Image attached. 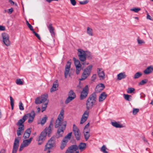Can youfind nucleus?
Wrapping results in <instances>:
<instances>
[{
	"label": "nucleus",
	"mask_w": 153,
	"mask_h": 153,
	"mask_svg": "<svg viewBox=\"0 0 153 153\" xmlns=\"http://www.w3.org/2000/svg\"><path fill=\"white\" fill-rule=\"evenodd\" d=\"M64 112V110L63 109L60 111L55 123V127L57 128L56 134L57 138L63 136L64 131L66 128L67 122L63 120Z\"/></svg>",
	"instance_id": "1"
},
{
	"label": "nucleus",
	"mask_w": 153,
	"mask_h": 153,
	"mask_svg": "<svg viewBox=\"0 0 153 153\" xmlns=\"http://www.w3.org/2000/svg\"><path fill=\"white\" fill-rule=\"evenodd\" d=\"M86 146V144L83 143H80L78 146L76 145H73L68 148L65 153H79V151L76 150L79 149L82 151Z\"/></svg>",
	"instance_id": "2"
},
{
	"label": "nucleus",
	"mask_w": 153,
	"mask_h": 153,
	"mask_svg": "<svg viewBox=\"0 0 153 153\" xmlns=\"http://www.w3.org/2000/svg\"><path fill=\"white\" fill-rule=\"evenodd\" d=\"M96 99V92L93 93L89 97L87 100V109L91 108L93 105L95 103Z\"/></svg>",
	"instance_id": "3"
},
{
	"label": "nucleus",
	"mask_w": 153,
	"mask_h": 153,
	"mask_svg": "<svg viewBox=\"0 0 153 153\" xmlns=\"http://www.w3.org/2000/svg\"><path fill=\"white\" fill-rule=\"evenodd\" d=\"M48 98V95L47 94L42 95L40 97H38L36 99L35 103L36 104H38L45 102H47V101H48V100H47Z\"/></svg>",
	"instance_id": "4"
},
{
	"label": "nucleus",
	"mask_w": 153,
	"mask_h": 153,
	"mask_svg": "<svg viewBox=\"0 0 153 153\" xmlns=\"http://www.w3.org/2000/svg\"><path fill=\"white\" fill-rule=\"evenodd\" d=\"M85 52V51L80 49L78 50V55L81 61L83 62L86 59V53Z\"/></svg>",
	"instance_id": "5"
},
{
	"label": "nucleus",
	"mask_w": 153,
	"mask_h": 153,
	"mask_svg": "<svg viewBox=\"0 0 153 153\" xmlns=\"http://www.w3.org/2000/svg\"><path fill=\"white\" fill-rule=\"evenodd\" d=\"M46 135V133L45 132H41L37 140L38 145H41L44 142L45 140Z\"/></svg>",
	"instance_id": "6"
},
{
	"label": "nucleus",
	"mask_w": 153,
	"mask_h": 153,
	"mask_svg": "<svg viewBox=\"0 0 153 153\" xmlns=\"http://www.w3.org/2000/svg\"><path fill=\"white\" fill-rule=\"evenodd\" d=\"M2 36L4 44L7 46L10 45V42L9 39V35L7 33H4L2 34Z\"/></svg>",
	"instance_id": "7"
},
{
	"label": "nucleus",
	"mask_w": 153,
	"mask_h": 153,
	"mask_svg": "<svg viewBox=\"0 0 153 153\" xmlns=\"http://www.w3.org/2000/svg\"><path fill=\"white\" fill-rule=\"evenodd\" d=\"M26 115V119L29 117V118L28 120V123H31L33 121L35 117V114L33 110H32L30 113H29L25 115Z\"/></svg>",
	"instance_id": "8"
},
{
	"label": "nucleus",
	"mask_w": 153,
	"mask_h": 153,
	"mask_svg": "<svg viewBox=\"0 0 153 153\" xmlns=\"http://www.w3.org/2000/svg\"><path fill=\"white\" fill-rule=\"evenodd\" d=\"M19 143V138H16L13 144L12 153H16L18 150Z\"/></svg>",
	"instance_id": "9"
},
{
	"label": "nucleus",
	"mask_w": 153,
	"mask_h": 153,
	"mask_svg": "<svg viewBox=\"0 0 153 153\" xmlns=\"http://www.w3.org/2000/svg\"><path fill=\"white\" fill-rule=\"evenodd\" d=\"M73 132L76 139L78 140H79L80 134L79 133V129L75 124L73 125Z\"/></svg>",
	"instance_id": "10"
},
{
	"label": "nucleus",
	"mask_w": 153,
	"mask_h": 153,
	"mask_svg": "<svg viewBox=\"0 0 153 153\" xmlns=\"http://www.w3.org/2000/svg\"><path fill=\"white\" fill-rule=\"evenodd\" d=\"M53 124L52 121H51L48 127H46L42 131L45 132L46 133V135L47 134L48 137H50V134L52 132V130L51 127H53Z\"/></svg>",
	"instance_id": "11"
},
{
	"label": "nucleus",
	"mask_w": 153,
	"mask_h": 153,
	"mask_svg": "<svg viewBox=\"0 0 153 153\" xmlns=\"http://www.w3.org/2000/svg\"><path fill=\"white\" fill-rule=\"evenodd\" d=\"M97 72L98 75L100 78V80L104 79L105 78V73L104 71L102 68H97Z\"/></svg>",
	"instance_id": "12"
},
{
	"label": "nucleus",
	"mask_w": 153,
	"mask_h": 153,
	"mask_svg": "<svg viewBox=\"0 0 153 153\" xmlns=\"http://www.w3.org/2000/svg\"><path fill=\"white\" fill-rule=\"evenodd\" d=\"M86 97V86L84 88L82 91L81 92L80 98L81 100H83Z\"/></svg>",
	"instance_id": "13"
},
{
	"label": "nucleus",
	"mask_w": 153,
	"mask_h": 153,
	"mask_svg": "<svg viewBox=\"0 0 153 153\" xmlns=\"http://www.w3.org/2000/svg\"><path fill=\"white\" fill-rule=\"evenodd\" d=\"M31 133L30 128H28L25 131L23 137L25 139L29 137Z\"/></svg>",
	"instance_id": "14"
},
{
	"label": "nucleus",
	"mask_w": 153,
	"mask_h": 153,
	"mask_svg": "<svg viewBox=\"0 0 153 153\" xmlns=\"http://www.w3.org/2000/svg\"><path fill=\"white\" fill-rule=\"evenodd\" d=\"M54 146L52 145V143L50 144L48 142L45 146L44 150L45 151L48 150L47 153H50L51 152L50 149L53 147Z\"/></svg>",
	"instance_id": "15"
},
{
	"label": "nucleus",
	"mask_w": 153,
	"mask_h": 153,
	"mask_svg": "<svg viewBox=\"0 0 153 153\" xmlns=\"http://www.w3.org/2000/svg\"><path fill=\"white\" fill-rule=\"evenodd\" d=\"M86 69H85L84 70V71L83 73L81 78L79 79V84L77 86L78 87L81 88V87L80 86V81H82L85 80L86 79Z\"/></svg>",
	"instance_id": "16"
},
{
	"label": "nucleus",
	"mask_w": 153,
	"mask_h": 153,
	"mask_svg": "<svg viewBox=\"0 0 153 153\" xmlns=\"http://www.w3.org/2000/svg\"><path fill=\"white\" fill-rule=\"evenodd\" d=\"M153 71V66L151 65L148 67L146 70H145L143 72L146 74H149Z\"/></svg>",
	"instance_id": "17"
},
{
	"label": "nucleus",
	"mask_w": 153,
	"mask_h": 153,
	"mask_svg": "<svg viewBox=\"0 0 153 153\" xmlns=\"http://www.w3.org/2000/svg\"><path fill=\"white\" fill-rule=\"evenodd\" d=\"M33 138L30 137L29 139L24 140L23 141L22 143L25 146H28L32 140Z\"/></svg>",
	"instance_id": "18"
},
{
	"label": "nucleus",
	"mask_w": 153,
	"mask_h": 153,
	"mask_svg": "<svg viewBox=\"0 0 153 153\" xmlns=\"http://www.w3.org/2000/svg\"><path fill=\"white\" fill-rule=\"evenodd\" d=\"M48 28L49 29L50 32L52 36H55V33L54 32V28L52 26V24H50L48 26Z\"/></svg>",
	"instance_id": "19"
},
{
	"label": "nucleus",
	"mask_w": 153,
	"mask_h": 153,
	"mask_svg": "<svg viewBox=\"0 0 153 153\" xmlns=\"http://www.w3.org/2000/svg\"><path fill=\"white\" fill-rule=\"evenodd\" d=\"M26 115H24L22 118V119L19 120L17 123H16V125L17 126H21V125H24L23 123L25 122V121L26 120Z\"/></svg>",
	"instance_id": "20"
},
{
	"label": "nucleus",
	"mask_w": 153,
	"mask_h": 153,
	"mask_svg": "<svg viewBox=\"0 0 153 153\" xmlns=\"http://www.w3.org/2000/svg\"><path fill=\"white\" fill-rule=\"evenodd\" d=\"M107 95L105 92H103L100 95L99 97V101L102 102L104 100L106 97Z\"/></svg>",
	"instance_id": "21"
},
{
	"label": "nucleus",
	"mask_w": 153,
	"mask_h": 153,
	"mask_svg": "<svg viewBox=\"0 0 153 153\" xmlns=\"http://www.w3.org/2000/svg\"><path fill=\"white\" fill-rule=\"evenodd\" d=\"M117 79L119 80H121L122 79L125 78L126 76L125 72H123L119 73L117 75Z\"/></svg>",
	"instance_id": "22"
},
{
	"label": "nucleus",
	"mask_w": 153,
	"mask_h": 153,
	"mask_svg": "<svg viewBox=\"0 0 153 153\" xmlns=\"http://www.w3.org/2000/svg\"><path fill=\"white\" fill-rule=\"evenodd\" d=\"M72 134V132H70L63 139V142L67 143L68 141L67 139L70 140L71 139Z\"/></svg>",
	"instance_id": "23"
},
{
	"label": "nucleus",
	"mask_w": 153,
	"mask_h": 153,
	"mask_svg": "<svg viewBox=\"0 0 153 153\" xmlns=\"http://www.w3.org/2000/svg\"><path fill=\"white\" fill-rule=\"evenodd\" d=\"M93 65H90L87 67V78L89 76L91 72Z\"/></svg>",
	"instance_id": "24"
},
{
	"label": "nucleus",
	"mask_w": 153,
	"mask_h": 153,
	"mask_svg": "<svg viewBox=\"0 0 153 153\" xmlns=\"http://www.w3.org/2000/svg\"><path fill=\"white\" fill-rule=\"evenodd\" d=\"M87 33L89 36H92L94 35L92 29L89 27L87 28Z\"/></svg>",
	"instance_id": "25"
},
{
	"label": "nucleus",
	"mask_w": 153,
	"mask_h": 153,
	"mask_svg": "<svg viewBox=\"0 0 153 153\" xmlns=\"http://www.w3.org/2000/svg\"><path fill=\"white\" fill-rule=\"evenodd\" d=\"M111 124L113 126L117 128H120L123 127L122 125L116 122H111Z\"/></svg>",
	"instance_id": "26"
},
{
	"label": "nucleus",
	"mask_w": 153,
	"mask_h": 153,
	"mask_svg": "<svg viewBox=\"0 0 153 153\" xmlns=\"http://www.w3.org/2000/svg\"><path fill=\"white\" fill-rule=\"evenodd\" d=\"M86 121V111L84 112L81 118L80 124H82L83 123Z\"/></svg>",
	"instance_id": "27"
},
{
	"label": "nucleus",
	"mask_w": 153,
	"mask_h": 153,
	"mask_svg": "<svg viewBox=\"0 0 153 153\" xmlns=\"http://www.w3.org/2000/svg\"><path fill=\"white\" fill-rule=\"evenodd\" d=\"M75 97L73 96H68V97L67 98L66 100L65 101V104H67L69 103L71 101L73 100L75 98Z\"/></svg>",
	"instance_id": "28"
},
{
	"label": "nucleus",
	"mask_w": 153,
	"mask_h": 153,
	"mask_svg": "<svg viewBox=\"0 0 153 153\" xmlns=\"http://www.w3.org/2000/svg\"><path fill=\"white\" fill-rule=\"evenodd\" d=\"M73 59L74 62V63L76 66V67L77 66H81V65L80 64V62L78 60L76 59V58L74 57H73Z\"/></svg>",
	"instance_id": "29"
},
{
	"label": "nucleus",
	"mask_w": 153,
	"mask_h": 153,
	"mask_svg": "<svg viewBox=\"0 0 153 153\" xmlns=\"http://www.w3.org/2000/svg\"><path fill=\"white\" fill-rule=\"evenodd\" d=\"M58 85L54 83H53V86L51 88L50 91L51 92H54L56 90V88L58 87Z\"/></svg>",
	"instance_id": "30"
},
{
	"label": "nucleus",
	"mask_w": 153,
	"mask_h": 153,
	"mask_svg": "<svg viewBox=\"0 0 153 153\" xmlns=\"http://www.w3.org/2000/svg\"><path fill=\"white\" fill-rule=\"evenodd\" d=\"M47 119V118L46 116L43 117L42 118L41 122H38V124H41L42 125H43L46 122Z\"/></svg>",
	"instance_id": "31"
},
{
	"label": "nucleus",
	"mask_w": 153,
	"mask_h": 153,
	"mask_svg": "<svg viewBox=\"0 0 153 153\" xmlns=\"http://www.w3.org/2000/svg\"><path fill=\"white\" fill-rule=\"evenodd\" d=\"M93 56L91 52L87 51V59H91L93 58Z\"/></svg>",
	"instance_id": "32"
},
{
	"label": "nucleus",
	"mask_w": 153,
	"mask_h": 153,
	"mask_svg": "<svg viewBox=\"0 0 153 153\" xmlns=\"http://www.w3.org/2000/svg\"><path fill=\"white\" fill-rule=\"evenodd\" d=\"M142 75V73L140 72H138L136 73L134 75L133 78L136 79L139 78Z\"/></svg>",
	"instance_id": "33"
},
{
	"label": "nucleus",
	"mask_w": 153,
	"mask_h": 153,
	"mask_svg": "<svg viewBox=\"0 0 153 153\" xmlns=\"http://www.w3.org/2000/svg\"><path fill=\"white\" fill-rule=\"evenodd\" d=\"M55 140L54 137H51L50 140L48 141V143L50 144L52 143V145H54L55 143Z\"/></svg>",
	"instance_id": "34"
},
{
	"label": "nucleus",
	"mask_w": 153,
	"mask_h": 153,
	"mask_svg": "<svg viewBox=\"0 0 153 153\" xmlns=\"http://www.w3.org/2000/svg\"><path fill=\"white\" fill-rule=\"evenodd\" d=\"M68 96L73 97L75 96V97H76V95L73 90H71L69 92L68 94Z\"/></svg>",
	"instance_id": "35"
},
{
	"label": "nucleus",
	"mask_w": 153,
	"mask_h": 153,
	"mask_svg": "<svg viewBox=\"0 0 153 153\" xmlns=\"http://www.w3.org/2000/svg\"><path fill=\"white\" fill-rule=\"evenodd\" d=\"M123 96L124 98L126 100L129 101L131 99L130 98L131 97V95L124 94H123Z\"/></svg>",
	"instance_id": "36"
},
{
	"label": "nucleus",
	"mask_w": 153,
	"mask_h": 153,
	"mask_svg": "<svg viewBox=\"0 0 153 153\" xmlns=\"http://www.w3.org/2000/svg\"><path fill=\"white\" fill-rule=\"evenodd\" d=\"M70 71V69H66L65 68V72H64V75L65 78H67V76L69 74Z\"/></svg>",
	"instance_id": "37"
},
{
	"label": "nucleus",
	"mask_w": 153,
	"mask_h": 153,
	"mask_svg": "<svg viewBox=\"0 0 153 153\" xmlns=\"http://www.w3.org/2000/svg\"><path fill=\"white\" fill-rule=\"evenodd\" d=\"M10 105L11 107V109L13 110V107L14 106V100L12 98L11 96H10Z\"/></svg>",
	"instance_id": "38"
},
{
	"label": "nucleus",
	"mask_w": 153,
	"mask_h": 153,
	"mask_svg": "<svg viewBox=\"0 0 153 153\" xmlns=\"http://www.w3.org/2000/svg\"><path fill=\"white\" fill-rule=\"evenodd\" d=\"M105 87V86L104 84L100 83L97 85L96 89H97L99 88H101V89H102V90Z\"/></svg>",
	"instance_id": "39"
},
{
	"label": "nucleus",
	"mask_w": 153,
	"mask_h": 153,
	"mask_svg": "<svg viewBox=\"0 0 153 153\" xmlns=\"http://www.w3.org/2000/svg\"><path fill=\"white\" fill-rule=\"evenodd\" d=\"M107 149L105 146L103 145L101 149V151L103 153H108V152L106 150Z\"/></svg>",
	"instance_id": "40"
},
{
	"label": "nucleus",
	"mask_w": 153,
	"mask_h": 153,
	"mask_svg": "<svg viewBox=\"0 0 153 153\" xmlns=\"http://www.w3.org/2000/svg\"><path fill=\"white\" fill-rule=\"evenodd\" d=\"M16 84L18 85H22L23 84V82L20 79H17L16 80Z\"/></svg>",
	"instance_id": "41"
},
{
	"label": "nucleus",
	"mask_w": 153,
	"mask_h": 153,
	"mask_svg": "<svg viewBox=\"0 0 153 153\" xmlns=\"http://www.w3.org/2000/svg\"><path fill=\"white\" fill-rule=\"evenodd\" d=\"M71 64V62L70 61V60L68 61L66 65L65 68H66L67 69H70Z\"/></svg>",
	"instance_id": "42"
},
{
	"label": "nucleus",
	"mask_w": 153,
	"mask_h": 153,
	"mask_svg": "<svg viewBox=\"0 0 153 153\" xmlns=\"http://www.w3.org/2000/svg\"><path fill=\"white\" fill-rule=\"evenodd\" d=\"M148 80L146 79H145L142 80L141 82L139 83V85H142L147 82Z\"/></svg>",
	"instance_id": "43"
},
{
	"label": "nucleus",
	"mask_w": 153,
	"mask_h": 153,
	"mask_svg": "<svg viewBox=\"0 0 153 153\" xmlns=\"http://www.w3.org/2000/svg\"><path fill=\"white\" fill-rule=\"evenodd\" d=\"M48 103V101H47V102H46L45 104H43V105L45 106V107H42V112H43L44 111H45L46 108L47 106V104Z\"/></svg>",
	"instance_id": "44"
},
{
	"label": "nucleus",
	"mask_w": 153,
	"mask_h": 153,
	"mask_svg": "<svg viewBox=\"0 0 153 153\" xmlns=\"http://www.w3.org/2000/svg\"><path fill=\"white\" fill-rule=\"evenodd\" d=\"M81 69V66H77L76 67V73L77 75L79 73Z\"/></svg>",
	"instance_id": "45"
},
{
	"label": "nucleus",
	"mask_w": 153,
	"mask_h": 153,
	"mask_svg": "<svg viewBox=\"0 0 153 153\" xmlns=\"http://www.w3.org/2000/svg\"><path fill=\"white\" fill-rule=\"evenodd\" d=\"M135 91V89L133 88H128L127 91V92L128 93H131Z\"/></svg>",
	"instance_id": "46"
},
{
	"label": "nucleus",
	"mask_w": 153,
	"mask_h": 153,
	"mask_svg": "<svg viewBox=\"0 0 153 153\" xmlns=\"http://www.w3.org/2000/svg\"><path fill=\"white\" fill-rule=\"evenodd\" d=\"M141 9L140 8L134 7L131 9V10L133 11L136 13L138 12Z\"/></svg>",
	"instance_id": "47"
},
{
	"label": "nucleus",
	"mask_w": 153,
	"mask_h": 153,
	"mask_svg": "<svg viewBox=\"0 0 153 153\" xmlns=\"http://www.w3.org/2000/svg\"><path fill=\"white\" fill-rule=\"evenodd\" d=\"M19 108L21 110H24V106L22 102H20L19 103Z\"/></svg>",
	"instance_id": "48"
},
{
	"label": "nucleus",
	"mask_w": 153,
	"mask_h": 153,
	"mask_svg": "<svg viewBox=\"0 0 153 153\" xmlns=\"http://www.w3.org/2000/svg\"><path fill=\"white\" fill-rule=\"evenodd\" d=\"M139 111V109L134 108L133 110V114L134 115L136 114Z\"/></svg>",
	"instance_id": "49"
},
{
	"label": "nucleus",
	"mask_w": 153,
	"mask_h": 153,
	"mask_svg": "<svg viewBox=\"0 0 153 153\" xmlns=\"http://www.w3.org/2000/svg\"><path fill=\"white\" fill-rule=\"evenodd\" d=\"M33 33L34 34V35L38 38V39L39 40H40L41 39V38L39 35L34 30H33L32 31Z\"/></svg>",
	"instance_id": "50"
},
{
	"label": "nucleus",
	"mask_w": 153,
	"mask_h": 153,
	"mask_svg": "<svg viewBox=\"0 0 153 153\" xmlns=\"http://www.w3.org/2000/svg\"><path fill=\"white\" fill-rule=\"evenodd\" d=\"M19 126H21L19 127L18 130H20V131H23L24 129V125H21Z\"/></svg>",
	"instance_id": "51"
},
{
	"label": "nucleus",
	"mask_w": 153,
	"mask_h": 153,
	"mask_svg": "<svg viewBox=\"0 0 153 153\" xmlns=\"http://www.w3.org/2000/svg\"><path fill=\"white\" fill-rule=\"evenodd\" d=\"M25 147H26L22 143L20 146L19 151L21 152L22 151Z\"/></svg>",
	"instance_id": "52"
},
{
	"label": "nucleus",
	"mask_w": 153,
	"mask_h": 153,
	"mask_svg": "<svg viewBox=\"0 0 153 153\" xmlns=\"http://www.w3.org/2000/svg\"><path fill=\"white\" fill-rule=\"evenodd\" d=\"M138 43L139 44H141L142 43H144L145 42L142 40H141L138 38L137 39Z\"/></svg>",
	"instance_id": "53"
},
{
	"label": "nucleus",
	"mask_w": 153,
	"mask_h": 153,
	"mask_svg": "<svg viewBox=\"0 0 153 153\" xmlns=\"http://www.w3.org/2000/svg\"><path fill=\"white\" fill-rule=\"evenodd\" d=\"M13 11V8H11L8 10V11H7V12L9 14H10L12 13Z\"/></svg>",
	"instance_id": "54"
},
{
	"label": "nucleus",
	"mask_w": 153,
	"mask_h": 153,
	"mask_svg": "<svg viewBox=\"0 0 153 153\" xmlns=\"http://www.w3.org/2000/svg\"><path fill=\"white\" fill-rule=\"evenodd\" d=\"M96 90L97 89L96 87L95 89V92H96V93L100 92L102 91V89H101V88H97V90Z\"/></svg>",
	"instance_id": "55"
},
{
	"label": "nucleus",
	"mask_w": 153,
	"mask_h": 153,
	"mask_svg": "<svg viewBox=\"0 0 153 153\" xmlns=\"http://www.w3.org/2000/svg\"><path fill=\"white\" fill-rule=\"evenodd\" d=\"M96 77V74H94L91 77V80L94 81Z\"/></svg>",
	"instance_id": "56"
},
{
	"label": "nucleus",
	"mask_w": 153,
	"mask_h": 153,
	"mask_svg": "<svg viewBox=\"0 0 153 153\" xmlns=\"http://www.w3.org/2000/svg\"><path fill=\"white\" fill-rule=\"evenodd\" d=\"M71 4L73 6H75L76 5V2L75 0H70Z\"/></svg>",
	"instance_id": "57"
},
{
	"label": "nucleus",
	"mask_w": 153,
	"mask_h": 153,
	"mask_svg": "<svg viewBox=\"0 0 153 153\" xmlns=\"http://www.w3.org/2000/svg\"><path fill=\"white\" fill-rule=\"evenodd\" d=\"M27 26L28 28L30 29L32 31L34 30V29L33 28V27L30 24L28 25Z\"/></svg>",
	"instance_id": "58"
},
{
	"label": "nucleus",
	"mask_w": 153,
	"mask_h": 153,
	"mask_svg": "<svg viewBox=\"0 0 153 153\" xmlns=\"http://www.w3.org/2000/svg\"><path fill=\"white\" fill-rule=\"evenodd\" d=\"M90 129H89L88 131H87V140H88V139L90 137V135L89 133L90 131Z\"/></svg>",
	"instance_id": "59"
},
{
	"label": "nucleus",
	"mask_w": 153,
	"mask_h": 153,
	"mask_svg": "<svg viewBox=\"0 0 153 153\" xmlns=\"http://www.w3.org/2000/svg\"><path fill=\"white\" fill-rule=\"evenodd\" d=\"M5 30V27L4 26L0 25V30L1 31L4 30Z\"/></svg>",
	"instance_id": "60"
},
{
	"label": "nucleus",
	"mask_w": 153,
	"mask_h": 153,
	"mask_svg": "<svg viewBox=\"0 0 153 153\" xmlns=\"http://www.w3.org/2000/svg\"><path fill=\"white\" fill-rule=\"evenodd\" d=\"M9 2L10 3L11 5H13L15 4L14 2L12 0H9Z\"/></svg>",
	"instance_id": "61"
},
{
	"label": "nucleus",
	"mask_w": 153,
	"mask_h": 153,
	"mask_svg": "<svg viewBox=\"0 0 153 153\" xmlns=\"http://www.w3.org/2000/svg\"><path fill=\"white\" fill-rule=\"evenodd\" d=\"M17 135L18 136H19L21 135V131L20 130H17Z\"/></svg>",
	"instance_id": "62"
},
{
	"label": "nucleus",
	"mask_w": 153,
	"mask_h": 153,
	"mask_svg": "<svg viewBox=\"0 0 153 153\" xmlns=\"http://www.w3.org/2000/svg\"><path fill=\"white\" fill-rule=\"evenodd\" d=\"M151 17L150 16L148 13H147V19H149V20H151L152 19H151Z\"/></svg>",
	"instance_id": "63"
},
{
	"label": "nucleus",
	"mask_w": 153,
	"mask_h": 153,
	"mask_svg": "<svg viewBox=\"0 0 153 153\" xmlns=\"http://www.w3.org/2000/svg\"><path fill=\"white\" fill-rule=\"evenodd\" d=\"M79 4H86V0L83 1H80L79 2Z\"/></svg>",
	"instance_id": "64"
}]
</instances>
